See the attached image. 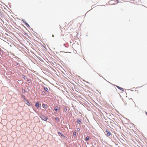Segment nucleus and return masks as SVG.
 <instances>
[{"instance_id": "9", "label": "nucleus", "mask_w": 147, "mask_h": 147, "mask_svg": "<svg viewBox=\"0 0 147 147\" xmlns=\"http://www.w3.org/2000/svg\"><path fill=\"white\" fill-rule=\"evenodd\" d=\"M89 139V137L88 136H87L86 139H85V140L86 141H88V140Z\"/></svg>"}, {"instance_id": "15", "label": "nucleus", "mask_w": 147, "mask_h": 147, "mask_svg": "<svg viewBox=\"0 0 147 147\" xmlns=\"http://www.w3.org/2000/svg\"><path fill=\"white\" fill-rule=\"evenodd\" d=\"M77 130L78 131H80V129L79 128H78Z\"/></svg>"}, {"instance_id": "10", "label": "nucleus", "mask_w": 147, "mask_h": 147, "mask_svg": "<svg viewBox=\"0 0 147 147\" xmlns=\"http://www.w3.org/2000/svg\"><path fill=\"white\" fill-rule=\"evenodd\" d=\"M77 123L78 124H80L81 123V121L79 119H78L77 120Z\"/></svg>"}, {"instance_id": "13", "label": "nucleus", "mask_w": 147, "mask_h": 147, "mask_svg": "<svg viewBox=\"0 0 147 147\" xmlns=\"http://www.w3.org/2000/svg\"><path fill=\"white\" fill-rule=\"evenodd\" d=\"M55 120H57V121H58V120H59V118H58V117H56V118H55Z\"/></svg>"}, {"instance_id": "2", "label": "nucleus", "mask_w": 147, "mask_h": 147, "mask_svg": "<svg viewBox=\"0 0 147 147\" xmlns=\"http://www.w3.org/2000/svg\"><path fill=\"white\" fill-rule=\"evenodd\" d=\"M41 118L42 120H44L45 121H46L47 119V117L44 116H42V117H41Z\"/></svg>"}, {"instance_id": "7", "label": "nucleus", "mask_w": 147, "mask_h": 147, "mask_svg": "<svg viewBox=\"0 0 147 147\" xmlns=\"http://www.w3.org/2000/svg\"><path fill=\"white\" fill-rule=\"evenodd\" d=\"M76 135V131H75L74 133L73 134V136H75Z\"/></svg>"}, {"instance_id": "6", "label": "nucleus", "mask_w": 147, "mask_h": 147, "mask_svg": "<svg viewBox=\"0 0 147 147\" xmlns=\"http://www.w3.org/2000/svg\"><path fill=\"white\" fill-rule=\"evenodd\" d=\"M59 109V107L58 106L55 107L54 109V110L56 111H57V110Z\"/></svg>"}, {"instance_id": "11", "label": "nucleus", "mask_w": 147, "mask_h": 147, "mask_svg": "<svg viewBox=\"0 0 147 147\" xmlns=\"http://www.w3.org/2000/svg\"><path fill=\"white\" fill-rule=\"evenodd\" d=\"M58 134H60V135H61V136H63V135L62 134H61V133L60 132H58Z\"/></svg>"}, {"instance_id": "18", "label": "nucleus", "mask_w": 147, "mask_h": 147, "mask_svg": "<svg viewBox=\"0 0 147 147\" xmlns=\"http://www.w3.org/2000/svg\"><path fill=\"white\" fill-rule=\"evenodd\" d=\"M146 115H147V112H146Z\"/></svg>"}, {"instance_id": "16", "label": "nucleus", "mask_w": 147, "mask_h": 147, "mask_svg": "<svg viewBox=\"0 0 147 147\" xmlns=\"http://www.w3.org/2000/svg\"><path fill=\"white\" fill-rule=\"evenodd\" d=\"M117 1V3H119V1H118V0H116Z\"/></svg>"}, {"instance_id": "17", "label": "nucleus", "mask_w": 147, "mask_h": 147, "mask_svg": "<svg viewBox=\"0 0 147 147\" xmlns=\"http://www.w3.org/2000/svg\"><path fill=\"white\" fill-rule=\"evenodd\" d=\"M113 1V0H111V1H110V3H111V2H112V1Z\"/></svg>"}, {"instance_id": "5", "label": "nucleus", "mask_w": 147, "mask_h": 147, "mask_svg": "<svg viewBox=\"0 0 147 147\" xmlns=\"http://www.w3.org/2000/svg\"><path fill=\"white\" fill-rule=\"evenodd\" d=\"M116 87L119 89H120V90H121L122 91H124V89H123L122 88H121L118 86H116Z\"/></svg>"}, {"instance_id": "14", "label": "nucleus", "mask_w": 147, "mask_h": 147, "mask_svg": "<svg viewBox=\"0 0 147 147\" xmlns=\"http://www.w3.org/2000/svg\"><path fill=\"white\" fill-rule=\"evenodd\" d=\"M67 110V109L66 108H65L64 109V111H65V112Z\"/></svg>"}, {"instance_id": "12", "label": "nucleus", "mask_w": 147, "mask_h": 147, "mask_svg": "<svg viewBox=\"0 0 147 147\" xmlns=\"http://www.w3.org/2000/svg\"><path fill=\"white\" fill-rule=\"evenodd\" d=\"M25 90L22 89V92L24 93H25Z\"/></svg>"}, {"instance_id": "4", "label": "nucleus", "mask_w": 147, "mask_h": 147, "mask_svg": "<svg viewBox=\"0 0 147 147\" xmlns=\"http://www.w3.org/2000/svg\"><path fill=\"white\" fill-rule=\"evenodd\" d=\"M42 107L45 109H46L48 107L47 105L45 104H42Z\"/></svg>"}, {"instance_id": "3", "label": "nucleus", "mask_w": 147, "mask_h": 147, "mask_svg": "<svg viewBox=\"0 0 147 147\" xmlns=\"http://www.w3.org/2000/svg\"><path fill=\"white\" fill-rule=\"evenodd\" d=\"M35 106L37 109H38L39 107L40 106V104L38 102H36L35 105Z\"/></svg>"}, {"instance_id": "19", "label": "nucleus", "mask_w": 147, "mask_h": 147, "mask_svg": "<svg viewBox=\"0 0 147 147\" xmlns=\"http://www.w3.org/2000/svg\"><path fill=\"white\" fill-rule=\"evenodd\" d=\"M53 37H54V35H53Z\"/></svg>"}, {"instance_id": "20", "label": "nucleus", "mask_w": 147, "mask_h": 147, "mask_svg": "<svg viewBox=\"0 0 147 147\" xmlns=\"http://www.w3.org/2000/svg\"><path fill=\"white\" fill-rule=\"evenodd\" d=\"M28 103H29V104H30L29 103V102H28Z\"/></svg>"}, {"instance_id": "1", "label": "nucleus", "mask_w": 147, "mask_h": 147, "mask_svg": "<svg viewBox=\"0 0 147 147\" xmlns=\"http://www.w3.org/2000/svg\"><path fill=\"white\" fill-rule=\"evenodd\" d=\"M106 131L107 132L106 136H109L111 135V132L109 131V130H106Z\"/></svg>"}, {"instance_id": "8", "label": "nucleus", "mask_w": 147, "mask_h": 147, "mask_svg": "<svg viewBox=\"0 0 147 147\" xmlns=\"http://www.w3.org/2000/svg\"><path fill=\"white\" fill-rule=\"evenodd\" d=\"M44 89L47 92H48L49 91V89L47 87H44Z\"/></svg>"}]
</instances>
